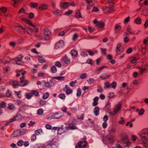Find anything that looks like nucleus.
Here are the masks:
<instances>
[{
  "label": "nucleus",
  "instance_id": "f257e3e1",
  "mask_svg": "<svg viewBox=\"0 0 148 148\" xmlns=\"http://www.w3.org/2000/svg\"><path fill=\"white\" fill-rule=\"evenodd\" d=\"M142 143L144 146L147 147L148 145V133H143L141 135Z\"/></svg>",
  "mask_w": 148,
  "mask_h": 148
},
{
  "label": "nucleus",
  "instance_id": "f03ea898",
  "mask_svg": "<svg viewBox=\"0 0 148 148\" xmlns=\"http://www.w3.org/2000/svg\"><path fill=\"white\" fill-rule=\"evenodd\" d=\"M121 108V104L118 103L113 109V111L110 112L109 113L112 116H114L120 110Z\"/></svg>",
  "mask_w": 148,
  "mask_h": 148
},
{
  "label": "nucleus",
  "instance_id": "7ed1b4c3",
  "mask_svg": "<svg viewBox=\"0 0 148 148\" xmlns=\"http://www.w3.org/2000/svg\"><path fill=\"white\" fill-rule=\"evenodd\" d=\"M20 85L21 86H27L29 83V81L25 79L24 76L20 78Z\"/></svg>",
  "mask_w": 148,
  "mask_h": 148
},
{
  "label": "nucleus",
  "instance_id": "20e7f679",
  "mask_svg": "<svg viewBox=\"0 0 148 148\" xmlns=\"http://www.w3.org/2000/svg\"><path fill=\"white\" fill-rule=\"evenodd\" d=\"M108 140L109 143H112L114 141V138L112 136H108L103 137V141L104 143H106L107 140Z\"/></svg>",
  "mask_w": 148,
  "mask_h": 148
},
{
  "label": "nucleus",
  "instance_id": "39448f33",
  "mask_svg": "<svg viewBox=\"0 0 148 148\" xmlns=\"http://www.w3.org/2000/svg\"><path fill=\"white\" fill-rule=\"evenodd\" d=\"M44 32L45 36L46 37L45 38V39L46 40H49L50 39L49 36V35L51 34V32L47 28L45 29Z\"/></svg>",
  "mask_w": 148,
  "mask_h": 148
},
{
  "label": "nucleus",
  "instance_id": "423d86ee",
  "mask_svg": "<svg viewBox=\"0 0 148 148\" xmlns=\"http://www.w3.org/2000/svg\"><path fill=\"white\" fill-rule=\"evenodd\" d=\"M93 23L96 24V26L100 28L103 27L104 26V23L103 22H100L98 21L96 19L94 21Z\"/></svg>",
  "mask_w": 148,
  "mask_h": 148
},
{
  "label": "nucleus",
  "instance_id": "0eeeda50",
  "mask_svg": "<svg viewBox=\"0 0 148 148\" xmlns=\"http://www.w3.org/2000/svg\"><path fill=\"white\" fill-rule=\"evenodd\" d=\"M103 11L105 14H107L112 12V9L111 7L104 6L103 8Z\"/></svg>",
  "mask_w": 148,
  "mask_h": 148
},
{
  "label": "nucleus",
  "instance_id": "6e6552de",
  "mask_svg": "<svg viewBox=\"0 0 148 148\" xmlns=\"http://www.w3.org/2000/svg\"><path fill=\"white\" fill-rule=\"evenodd\" d=\"M21 20L22 21L24 22H25L26 23L29 25L30 26H32L33 27H35V25H34L31 22V21L29 20V19L25 18H22L21 19Z\"/></svg>",
  "mask_w": 148,
  "mask_h": 148
},
{
  "label": "nucleus",
  "instance_id": "1a4fd4ad",
  "mask_svg": "<svg viewBox=\"0 0 148 148\" xmlns=\"http://www.w3.org/2000/svg\"><path fill=\"white\" fill-rule=\"evenodd\" d=\"M83 143H85L83 145V147H84V148L86 147H87L88 146V143H87V141L86 140L84 141L83 142L80 141L77 143V144H78V146L79 147V148L82 147V145Z\"/></svg>",
  "mask_w": 148,
  "mask_h": 148
},
{
  "label": "nucleus",
  "instance_id": "9d476101",
  "mask_svg": "<svg viewBox=\"0 0 148 148\" xmlns=\"http://www.w3.org/2000/svg\"><path fill=\"white\" fill-rule=\"evenodd\" d=\"M87 3L88 4V5L87 7V9H90L92 8L93 6V4L92 3V0H86Z\"/></svg>",
  "mask_w": 148,
  "mask_h": 148
},
{
  "label": "nucleus",
  "instance_id": "9b49d317",
  "mask_svg": "<svg viewBox=\"0 0 148 148\" xmlns=\"http://www.w3.org/2000/svg\"><path fill=\"white\" fill-rule=\"evenodd\" d=\"M18 32L19 33H22L24 32V33H25V28L23 27L21 25H19L18 27Z\"/></svg>",
  "mask_w": 148,
  "mask_h": 148
},
{
  "label": "nucleus",
  "instance_id": "f8f14e48",
  "mask_svg": "<svg viewBox=\"0 0 148 148\" xmlns=\"http://www.w3.org/2000/svg\"><path fill=\"white\" fill-rule=\"evenodd\" d=\"M12 86L14 88H16L19 86H20V83L19 82L16 80H14L12 81Z\"/></svg>",
  "mask_w": 148,
  "mask_h": 148
},
{
  "label": "nucleus",
  "instance_id": "ddd939ff",
  "mask_svg": "<svg viewBox=\"0 0 148 148\" xmlns=\"http://www.w3.org/2000/svg\"><path fill=\"white\" fill-rule=\"evenodd\" d=\"M124 50V49L120 44H118L116 47V51L119 53L120 52H122Z\"/></svg>",
  "mask_w": 148,
  "mask_h": 148
},
{
  "label": "nucleus",
  "instance_id": "4468645a",
  "mask_svg": "<svg viewBox=\"0 0 148 148\" xmlns=\"http://www.w3.org/2000/svg\"><path fill=\"white\" fill-rule=\"evenodd\" d=\"M14 2V7H17L18 4L23 1V0H12Z\"/></svg>",
  "mask_w": 148,
  "mask_h": 148
},
{
  "label": "nucleus",
  "instance_id": "2eb2a0df",
  "mask_svg": "<svg viewBox=\"0 0 148 148\" xmlns=\"http://www.w3.org/2000/svg\"><path fill=\"white\" fill-rule=\"evenodd\" d=\"M75 125V124L73 123H70L68 125V128L71 129H76L77 128Z\"/></svg>",
  "mask_w": 148,
  "mask_h": 148
},
{
  "label": "nucleus",
  "instance_id": "dca6fc26",
  "mask_svg": "<svg viewBox=\"0 0 148 148\" xmlns=\"http://www.w3.org/2000/svg\"><path fill=\"white\" fill-rule=\"evenodd\" d=\"M69 4L67 2H65L63 3L61 5V7L64 9H66L69 6Z\"/></svg>",
  "mask_w": 148,
  "mask_h": 148
},
{
  "label": "nucleus",
  "instance_id": "f3484780",
  "mask_svg": "<svg viewBox=\"0 0 148 148\" xmlns=\"http://www.w3.org/2000/svg\"><path fill=\"white\" fill-rule=\"evenodd\" d=\"M39 8L41 10H46L47 9V6L45 4L42 5L39 7Z\"/></svg>",
  "mask_w": 148,
  "mask_h": 148
},
{
  "label": "nucleus",
  "instance_id": "a211bd4d",
  "mask_svg": "<svg viewBox=\"0 0 148 148\" xmlns=\"http://www.w3.org/2000/svg\"><path fill=\"white\" fill-rule=\"evenodd\" d=\"M121 27L120 26L117 24L116 25L115 27V32L116 33L118 32L121 29Z\"/></svg>",
  "mask_w": 148,
  "mask_h": 148
},
{
  "label": "nucleus",
  "instance_id": "6ab92c4d",
  "mask_svg": "<svg viewBox=\"0 0 148 148\" xmlns=\"http://www.w3.org/2000/svg\"><path fill=\"white\" fill-rule=\"evenodd\" d=\"M6 106V103L2 101L0 103V108H5Z\"/></svg>",
  "mask_w": 148,
  "mask_h": 148
},
{
  "label": "nucleus",
  "instance_id": "aec40b11",
  "mask_svg": "<svg viewBox=\"0 0 148 148\" xmlns=\"http://www.w3.org/2000/svg\"><path fill=\"white\" fill-rule=\"evenodd\" d=\"M77 54V51L75 50H73L71 51V54L72 56H76Z\"/></svg>",
  "mask_w": 148,
  "mask_h": 148
},
{
  "label": "nucleus",
  "instance_id": "412c9836",
  "mask_svg": "<svg viewBox=\"0 0 148 148\" xmlns=\"http://www.w3.org/2000/svg\"><path fill=\"white\" fill-rule=\"evenodd\" d=\"M130 62L132 63H135L137 61L136 57H133L131 58L130 59Z\"/></svg>",
  "mask_w": 148,
  "mask_h": 148
},
{
  "label": "nucleus",
  "instance_id": "4be33fe9",
  "mask_svg": "<svg viewBox=\"0 0 148 148\" xmlns=\"http://www.w3.org/2000/svg\"><path fill=\"white\" fill-rule=\"evenodd\" d=\"M99 108L98 107H96L94 109V112L96 115H98L99 114Z\"/></svg>",
  "mask_w": 148,
  "mask_h": 148
},
{
  "label": "nucleus",
  "instance_id": "5701e85b",
  "mask_svg": "<svg viewBox=\"0 0 148 148\" xmlns=\"http://www.w3.org/2000/svg\"><path fill=\"white\" fill-rule=\"evenodd\" d=\"M32 96L33 95L32 92H31L27 93L26 94V98L28 99H30Z\"/></svg>",
  "mask_w": 148,
  "mask_h": 148
},
{
  "label": "nucleus",
  "instance_id": "b1692460",
  "mask_svg": "<svg viewBox=\"0 0 148 148\" xmlns=\"http://www.w3.org/2000/svg\"><path fill=\"white\" fill-rule=\"evenodd\" d=\"M135 21L136 23L139 24L141 23V19L139 17L135 19Z\"/></svg>",
  "mask_w": 148,
  "mask_h": 148
},
{
  "label": "nucleus",
  "instance_id": "393cba45",
  "mask_svg": "<svg viewBox=\"0 0 148 148\" xmlns=\"http://www.w3.org/2000/svg\"><path fill=\"white\" fill-rule=\"evenodd\" d=\"M51 72L53 73H55L57 71V69L56 66H53L51 67Z\"/></svg>",
  "mask_w": 148,
  "mask_h": 148
},
{
  "label": "nucleus",
  "instance_id": "a878e982",
  "mask_svg": "<svg viewBox=\"0 0 148 148\" xmlns=\"http://www.w3.org/2000/svg\"><path fill=\"white\" fill-rule=\"evenodd\" d=\"M23 58V57L21 55H20L17 57H16L15 58V60L16 61H21L22 59Z\"/></svg>",
  "mask_w": 148,
  "mask_h": 148
},
{
  "label": "nucleus",
  "instance_id": "bb28decb",
  "mask_svg": "<svg viewBox=\"0 0 148 148\" xmlns=\"http://www.w3.org/2000/svg\"><path fill=\"white\" fill-rule=\"evenodd\" d=\"M38 59L39 62L41 63H43L45 62V60L42 56H39Z\"/></svg>",
  "mask_w": 148,
  "mask_h": 148
},
{
  "label": "nucleus",
  "instance_id": "cd10ccee",
  "mask_svg": "<svg viewBox=\"0 0 148 148\" xmlns=\"http://www.w3.org/2000/svg\"><path fill=\"white\" fill-rule=\"evenodd\" d=\"M75 16L77 18H81V13L79 10H78V11L76 12V13Z\"/></svg>",
  "mask_w": 148,
  "mask_h": 148
},
{
  "label": "nucleus",
  "instance_id": "c85d7f7f",
  "mask_svg": "<svg viewBox=\"0 0 148 148\" xmlns=\"http://www.w3.org/2000/svg\"><path fill=\"white\" fill-rule=\"evenodd\" d=\"M32 95H34L36 96H38L39 95V92L36 90H33L31 91Z\"/></svg>",
  "mask_w": 148,
  "mask_h": 148
},
{
  "label": "nucleus",
  "instance_id": "c756f323",
  "mask_svg": "<svg viewBox=\"0 0 148 148\" xmlns=\"http://www.w3.org/2000/svg\"><path fill=\"white\" fill-rule=\"evenodd\" d=\"M63 60L64 62L66 64L69 63L70 62V60L66 57H64L63 58Z\"/></svg>",
  "mask_w": 148,
  "mask_h": 148
},
{
  "label": "nucleus",
  "instance_id": "7c9ffc66",
  "mask_svg": "<svg viewBox=\"0 0 148 148\" xmlns=\"http://www.w3.org/2000/svg\"><path fill=\"white\" fill-rule=\"evenodd\" d=\"M40 104L42 106L45 105L46 103V101L43 100H41L39 102Z\"/></svg>",
  "mask_w": 148,
  "mask_h": 148
},
{
  "label": "nucleus",
  "instance_id": "2f4dec72",
  "mask_svg": "<svg viewBox=\"0 0 148 148\" xmlns=\"http://www.w3.org/2000/svg\"><path fill=\"white\" fill-rule=\"evenodd\" d=\"M59 97L62 99H64L65 98V95L63 93H61L59 95Z\"/></svg>",
  "mask_w": 148,
  "mask_h": 148
},
{
  "label": "nucleus",
  "instance_id": "473e14b6",
  "mask_svg": "<svg viewBox=\"0 0 148 148\" xmlns=\"http://www.w3.org/2000/svg\"><path fill=\"white\" fill-rule=\"evenodd\" d=\"M13 135L14 137H17L19 136V132L17 131H14L13 133Z\"/></svg>",
  "mask_w": 148,
  "mask_h": 148
},
{
  "label": "nucleus",
  "instance_id": "72a5a7b5",
  "mask_svg": "<svg viewBox=\"0 0 148 148\" xmlns=\"http://www.w3.org/2000/svg\"><path fill=\"white\" fill-rule=\"evenodd\" d=\"M73 12V11L71 10H69L67 12H65V15H69L71 14Z\"/></svg>",
  "mask_w": 148,
  "mask_h": 148
},
{
  "label": "nucleus",
  "instance_id": "f704fd0d",
  "mask_svg": "<svg viewBox=\"0 0 148 148\" xmlns=\"http://www.w3.org/2000/svg\"><path fill=\"white\" fill-rule=\"evenodd\" d=\"M61 11L60 10H56V11H55L53 12V14L55 15H58L59 14H60V15H61Z\"/></svg>",
  "mask_w": 148,
  "mask_h": 148
},
{
  "label": "nucleus",
  "instance_id": "c9c22d12",
  "mask_svg": "<svg viewBox=\"0 0 148 148\" xmlns=\"http://www.w3.org/2000/svg\"><path fill=\"white\" fill-rule=\"evenodd\" d=\"M49 96V93L48 92H46L44 94L43 99H46Z\"/></svg>",
  "mask_w": 148,
  "mask_h": 148
},
{
  "label": "nucleus",
  "instance_id": "e433bc0d",
  "mask_svg": "<svg viewBox=\"0 0 148 148\" xmlns=\"http://www.w3.org/2000/svg\"><path fill=\"white\" fill-rule=\"evenodd\" d=\"M53 79H57L58 80H64V77H54L52 78Z\"/></svg>",
  "mask_w": 148,
  "mask_h": 148
},
{
  "label": "nucleus",
  "instance_id": "4c0bfd02",
  "mask_svg": "<svg viewBox=\"0 0 148 148\" xmlns=\"http://www.w3.org/2000/svg\"><path fill=\"white\" fill-rule=\"evenodd\" d=\"M14 106L13 104H10L8 106V109L10 110H12L14 108Z\"/></svg>",
  "mask_w": 148,
  "mask_h": 148
},
{
  "label": "nucleus",
  "instance_id": "58836bf2",
  "mask_svg": "<svg viewBox=\"0 0 148 148\" xmlns=\"http://www.w3.org/2000/svg\"><path fill=\"white\" fill-rule=\"evenodd\" d=\"M1 10L2 11V12L3 13H5L7 11V8L4 7H2L1 8Z\"/></svg>",
  "mask_w": 148,
  "mask_h": 148
},
{
  "label": "nucleus",
  "instance_id": "ea45409f",
  "mask_svg": "<svg viewBox=\"0 0 148 148\" xmlns=\"http://www.w3.org/2000/svg\"><path fill=\"white\" fill-rule=\"evenodd\" d=\"M43 110L41 108H40L37 111V114H38L41 115L43 113Z\"/></svg>",
  "mask_w": 148,
  "mask_h": 148
},
{
  "label": "nucleus",
  "instance_id": "a19ab883",
  "mask_svg": "<svg viewBox=\"0 0 148 148\" xmlns=\"http://www.w3.org/2000/svg\"><path fill=\"white\" fill-rule=\"evenodd\" d=\"M23 70H17L16 71V72L17 73V74L16 75V76L17 77H19L20 76V73H21Z\"/></svg>",
  "mask_w": 148,
  "mask_h": 148
},
{
  "label": "nucleus",
  "instance_id": "79ce46f5",
  "mask_svg": "<svg viewBox=\"0 0 148 148\" xmlns=\"http://www.w3.org/2000/svg\"><path fill=\"white\" fill-rule=\"evenodd\" d=\"M145 112L144 110L143 109H141L139 111L138 114L139 115H143Z\"/></svg>",
  "mask_w": 148,
  "mask_h": 148
},
{
  "label": "nucleus",
  "instance_id": "37998d69",
  "mask_svg": "<svg viewBox=\"0 0 148 148\" xmlns=\"http://www.w3.org/2000/svg\"><path fill=\"white\" fill-rule=\"evenodd\" d=\"M104 84L105 85V87L107 88H109L111 85L108 82H106L104 83Z\"/></svg>",
  "mask_w": 148,
  "mask_h": 148
},
{
  "label": "nucleus",
  "instance_id": "c03bdc74",
  "mask_svg": "<svg viewBox=\"0 0 148 148\" xmlns=\"http://www.w3.org/2000/svg\"><path fill=\"white\" fill-rule=\"evenodd\" d=\"M65 91L66 94H69L71 93L72 92V90L70 88H69L67 90H66Z\"/></svg>",
  "mask_w": 148,
  "mask_h": 148
},
{
  "label": "nucleus",
  "instance_id": "a18cd8bd",
  "mask_svg": "<svg viewBox=\"0 0 148 148\" xmlns=\"http://www.w3.org/2000/svg\"><path fill=\"white\" fill-rule=\"evenodd\" d=\"M10 45L12 46L14 48L16 45V43L15 42H11L10 43Z\"/></svg>",
  "mask_w": 148,
  "mask_h": 148
},
{
  "label": "nucleus",
  "instance_id": "49530a36",
  "mask_svg": "<svg viewBox=\"0 0 148 148\" xmlns=\"http://www.w3.org/2000/svg\"><path fill=\"white\" fill-rule=\"evenodd\" d=\"M128 140V138L127 136H125L123 137L122 138V140L124 142H125L126 141H127Z\"/></svg>",
  "mask_w": 148,
  "mask_h": 148
},
{
  "label": "nucleus",
  "instance_id": "de8ad7c7",
  "mask_svg": "<svg viewBox=\"0 0 148 148\" xmlns=\"http://www.w3.org/2000/svg\"><path fill=\"white\" fill-rule=\"evenodd\" d=\"M79 37V35L77 34H75L73 36V40H75L76 39Z\"/></svg>",
  "mask_w": 148,
  "mask_h": 148
},
{
  "label": "nucleus",
  "instance_id": "09e8293b",
  "mask_svg": "<svg viewBox=\"0 0 148 148\" xmlns=\"http://www.w3.org/2000/svg\"><path fill=\"white\" fill-rule=\"evenodd\" d=\"M55 65L59 67H60L61 66V64L60 62L57 61L56 62Z\"/></svg>",
  "mask_w": 148,
  "mask_h": 148
},
{
  "label": "nucleus",
  "instance_id": "8fccbe9b",
  "mask_svg": "<svg viewBox=\"0 0 148 148\" xmlns=\"http://www.w3.org/2000/svg\"><path fill=\"white\" fill-rule=\"evenodd\" d=\"M124 144L126 145V146H129L130 145V143L129 141V140H128L127 141H126L125 143H124Z\"/></svg>",
  "mask_w": 148,
  "mask_h": 148
},
{
  "label": "nucleus",
  "instance_id": "3c124183",
  "mask_svg": "<svg viewBox=\"0 0 148 148\" xmlns=\"http://www.w3.org/2000/svg\"><path fill=\"white\" fill-rule=\"evenodd\" d=\"M86 73L82 74L80 76V78L82 79L85 78L86 77Z\"/></svg>",
  "mask_w": 148,
  "mask_h": 148
},
{
  "label": "nucleus",
  "instance_id": "603ef678",
  "mask_svg": "<svg viewBox=\"0 0 148 148\" xmlns=\"http://www.w3.org/2000/svg\"><path fill=\"white\" fill-rule=\"evenodd\" d=\"M146 46L145 45L144 47H142V49L141 50V52L143 54H145L146 52V49H145Z\"/></svg>",
  "mask_w": 148,
  "mask_h": 148
},
{
  "label": "nucleus",
  "instance_id": "864d4df0",
  "mask_svg": "<svg viewBox=\"0 0 148 148\" xmlns=\"http://www.w3.org/2000/svg\"><path fill=\"white\" fill-rule=\"evenodd\" d=\"M130 17L128 16L126 19H125L124 21V23L126 24L130 20Z\"/></svg>",
  "mask_w": 148,
  "mask_h": 148
},
{
  "label": "nucleus",
  "instance_id": "5fc2aeb1",
  "mask_svg": "<svg viewBox=\"0 0 148 148\" xmlns=\"http://www.w3.org/2000/svg\"><path fill=\"white\" fill-rule=\"evenodd\" d=\"M140 69V73L141 74H142L143 72L146 70L145 68H139Z\"/></svg>",
  "mask_w": 148,
  "mask_h": 148
},
{
  "label": "nucleus",
  "instance_id": "6e6d98bb",
  "mask_svg": "<svg viewBox=\"0 0 148 148\" xmlns=\"http://www.w3.org/2000/svg\"><path fill=\"white\" fill-rule=\"evenodd\" d=\"M121 120L119 121V123L120 124H123L125 123V121L123 120V117L121 118Z\"/></svg>",
  "mask_w": 148,
  "mask_h": 148
},
{
  "label": "nucleus",
  "instance_id": "4d7b16f0",
  "mask_svg": "<svg viewBox=\"0 0 148 148\" xmlns=\"http://www.w3.org/2000/svg\"><path fill=\"white\" fill-rule=\"evenodd\" d=\"M18 116L17 115H16V116H14L11 119V120L9 122V123H11L13 122L16 120V117Z\"/></svg>",
  "mask_w": 148,
  "mask_h": 148
},
{
  "label": "nucleus",
  "instance_id": "13d9d810",
  "mask_svg": "<svg viewBox=\"0 0 148 148\" xmlns=\"http://www.w3.org/2000/svg\"><path fill=\"white\" fill-rule=\"evenodd\" d=\"M31 5L34 8H36L38 6L37 3H32Z\"/></svg>",
  "mask_w": 148,
  "mask_h": 148
},
{
  "label": "nucleus",
  "instance_id": "bf43d9fd",
  "mask_svg": "<svg viewBox=\"0 0 148 148\" xmlns=\"http://www.w3.org/2000/svg\"><path fill=\"white\" fill-rule=\"evenodd\" d=\"M112 87L113 88L116 87V83L115 82H113L111 84Z\"/></svg>",
  "mask_w": 148,
  "mask_h": 148
},
{
  "label": "nucleus",
  "instance_id": "052dcab7",
  "mask_svg": "<svg viewBox=\"0 0 148 148\" xmlns=\"http://www.w3.org/2000/svg\"><path fill=\"white\" fill-rule=\"evenodd\" d=\"M136 137L135 135H133L131 137V139L133 141H135L136 140Z\"/></svg>",
  "mask_w": 148,
  "mask_h": 148
},
{
  "label": "nucleus",
  "instance_id": "680f3d73",
  "mask_svg": "<svg viewBox=\"0 0 148 148\" xmlns=\"http://www.w3.org/2000/svg\"><path fill=\"white\" fill-rule=\"evenodd\" d=\"M23 143L22 140H20L18 142L17 145L19 146H21L23 145Z\"/></svg>",
  "mask_w": 148,
  "mask_h": 148
},
{
  "label": "nucleus",
  "instance_id": "e2e57ef3",
  "mask_svg": "<svg viewBox=\"0 0 148 148\" xmlns=\"http://www.w3.org/2000/svg\"><path fill=\"white\" fill-rule=\"evenodd\" d=\"M34 17V14L33 13H30L29 14V18H33Z\"/></svg>",
  "mask_w": 148,
  "mask_h": 148
},
{
  "label": "nucleus",
  "instance_id": "0e129e2a",
  "mask_svg": "<svg viewBox=\"0 0 148 148\" xmlns=\"http://www.w3.org/2000/svg\"><path fill=\"white\" fill-rule=\"evenodd\" d=\"M86 63L91 64H92V60L91 59H88L86 61Z\"/></svg>",
  "mask_w": 148,
  "mask_h": 148
},
{
  "label": "nucleus",
  "instance_id": "69168bd1",
  "mask_svg": "<svg viewBox=\"0 0 148 148\" xmlns=\"http://www.w3.org/2000/svg\"><path fill=\"white\" fill-rule=\"evenodd\" d=\"M108 117L107 115L105 116L103 118V120L104 122L106 121L108 119Z\"/></svg>",
  "mask_w": 148,
  "mask_h": 148
},
{
  "label": "nucleus",
  "instance_id": "338daca9",
  "mask_svg": "<svg viewBox=\"0 0 148 148\" xmlns=\"http://www.w3.org/2000/svg\"><path fill=\"white\" fill-rule=\"evenodd\" d=\"M81 94V91L79 88H78L77 90V96H79Z\"/></svg>",
  "mask_w": 148,
  "mask_h": 148
},
{
  "label": "nucleus",
  "instance_id": "774afa93",
  "mask_svg": "<svg viewBox=\"0 0 148 148\" xmlns=\"http://www.w3.org/2000/svg\"><path fill=\"white\" fill-rule=\"evenodd\" d=\"M144 26L145 27H148V20H146L144 25Z\"/></svg>",
  "mask_w": 148,
  "mask_h": 148
}]
</instances>
